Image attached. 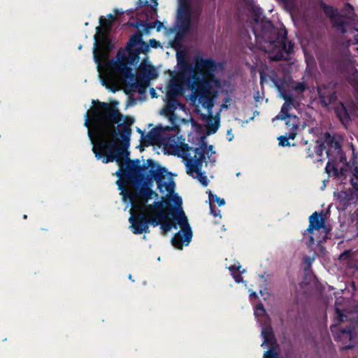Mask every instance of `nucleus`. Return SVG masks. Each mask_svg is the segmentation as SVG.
<instances>
[{"label":"nucleus","mask_w":358,"mask_h":358,"mask_svg":"<svg viewBox=\"0 0 358 358\" xmlns=\"http://www.w3.org/2000/svg\"><path fill=\"white\" fill-rule=\"evenodd\" d=\"M85 115L84 126L88 128V136L94 144L92 151L102 162H116L118 164L129 159L127 150L134 119L120 112L118 101L111 103L96 101Z\"/></svg>","instance_id":"f257e3e1"},{"label":"nucleus","mask_w":358,"mask_h":358,"mask_svg":"<svg viewBox=\"0 0 358 358\" xmlns=\"http://www.w3.org/2000/svg\"><path fill=\"white\" fill-rule=\"evenodd\" d=\"M125 160V167H123L122 162L120 164V169L116 175L120 180L117 181L119 189L122 192L124 190V186L129 184L135 187L136 192L125 191L124 196H127L131 202H133L138 197L143 200L144 203H147L152 196L158 197V194L154 192L150 186L155 180L149 171L148 165L145 164L141 165L139 159Z\"/></svg>","instance_id":"f03ea898"},{"label":"nucleus","mask_w":358,"mask_h":358,"mask_svg":"<svg viewBox=\"0 0 358 358\" xmlns=\"http://www.w3.org/2000/svg\"><path fill=\"white\" fill-rule=\"evenodd\" d=\"M182 200L177 194H174L171 197H162V200L155 201L152 204H148L143 209L147 208L150 210H168L169 215L172 216L174 221L180 225L181 229L175 234L171 238L172 245L177 249H182L183 245H189L192 238V231L188 223L187 218L182 208Z\"/></svg>","instance_id":"7ed1b4c3"},{"label":"nucleus","mask_w":358,"mask_h":358,"mask_svg":"<svg viewBox=\"0 0 358 358\" xmlns=\"http://www.w3.org/2000/svg\"><path fill=\"white\" fill-rule=\"evenodd\" d=\"M194 62L198 73L189 76L192 80L189 88L200 99L208 100V106L212 107L213 104L210 96L213 84L217 83L213 75L217 63L213 59H205L201 56H196Z\"/></svg>","instance_id":"20e7f679"},{"label":"nucleus","mask_w":358,"mask_h":358,"mask_svg":"<svg viewBox=\"0 0 358 358\" xmlns=\"http://www.w3.org/2000/svg\"><path fill=\"white\" fill-rule=\"evenodd\" d=\"M172 130L169 126H156L151 129L143 141V145L149 146L155 142H160L166 152L169 155L180 156V154L186 157L189 156V150L192 148L184 142L182 136L177 134H166V131Z\"/></svg>","instance_id":"39448f33"},{"label":"nucleus","mask_w":358,"mask_h":358,"mask_svg":"<svg viewBox=\"0 0 358 358\" xmlns=\"http://www.w3.org/2000/svg\"><path fill=\"white\" fill-rule=\"evenodd\" d=\"M178 3L176 18L178 24V31L176 37V38H180L187 34L192 27V0H178Z\"/></svg>","instance_id":"423d86ee"},{"label":"nucleus","mask_w":358,"mask_h":358,"mask_svg":"<svg viewBox=\"0 0 358 358\" xmlns=\"http://www.w3.org/2000/svg\"><path fill=\"white\" fill-rule=\"evenodd\" d=\"M146 164L152 176V179L157 182V188L159 192H163L164 188L169 194H173L174 192L175 182L173 180L169 182L165 181L166 176L168 174H171V173L168 172L165 167L160 166L151 159H147Z\"/></svg>","instance_id":"0eeeda50"},{"label":"nucleus","mask_w":358,"mask_h":358,"mask_svg":"<svg viewBox=\"0 0 358 358\" xmlns=\"http://www.w3.org/2000/svg\"><path fill=\"white\" fill-rule=\"evenodd\" d=\"M336 326H331V331L334 334V340L341 341L345 345L342 348L343 350L352 349L354 345L351 342L357 337V324L350 323L343 328H340L338 332H334Z\"/></svg>","instance_id":"6e6552de"},{"label":"nucleus","mask_w":358,"mask_h":358,"mask_svg":"<svg viewBox=\"0 0 358 358\" xmlns=\"http://www.w3.org/2000/svg\"><path fill=\"white\" fill-rule=\"evenodd\" d=\"M114 70L119 73L124 80H130L131 82L130 84L131 87L137 89L141 93L145 92L147 84L139 79L134 82L135 76L132 73L131 69L127 66V62L123 61L115 62L114 64Z\"/></svg>","instance_id":"1a4fd4ad"},{"label":"nucleus","mask_w":358,"mask_h":358,"mask_svg":"<svg viewBox=\"0 0 358 358\" xmlns=\"http://www.w3.org/2000/svg\"><path fill=\"white\" fill-rule=\"evenodd\" d=\"M321 7L325 15L330 19L332 26L343 34L347 33L349 22L343 20L342 15H338V9L324 2L321 3Z\"/></svg>","instance_id":"9d476101"},{"label":"nucleus","mask_w":358,"mask_h":358,"mask_svg":"<svg viewBox=\"0 0 358 358\" xmlns=\"http://www.w3.org/2000/svg\"><path fill=\"white\" fill-rule=\"evenodd\" d=\"M131 223L130 229L134 234L150 233L146 220V211L142 209L139 213L131 215L129 219Z\"/></svg>","instance_id":"9b49d317"},{"label":"nucleus","mask_w":358,"mask_h":358,"mask_svg":"<svg viewBox=\"0 0 358 358\" xmlns=\"http://www.w3.org/2000/svg\"><path fill=\"white\" fill-rule=\"evenodd\" d=\"M308 220L309 225L306 229V232H308L309 236V240L307 244L308 245H311L315 243L314 237L313 236V231H319L320 229L324 228L325 215L322 211L321 213L315 211L311 215H310Z\"/></svg>","instance_id":"f8f14e48"},{"label":"nucleus","mask_w":358,"mask_h":358,"mask_svg":"<svg viewBox=\"0 0 358 358\" xmlns=\"http://www.w3.org/2000/svg\"><path fill=\"white\" fill-rule=\"evenodd\" d=\"M322 143H324L327 147L326 153L329 160L335 161L340 157L343 152L342 148L334 136L329 132H326L324 134V142Z\"/></svg>","instance_id":"ddd939ff"},{"label":"nucleus","mask_w":358,"mask_h":358,"mask_svg":"<svg viewBox=\"0 0 358 358\" xmlns=\"http://www.w3.org/2000/svg\"><path fill=\"white\" fill-rule=\"evenodd\" d=\"M96 34L94 35L95 45H99V48L106 51L110 52L113 48V44L111 40L108 38V34L103 31V27H96Z\"/></svg>","instance_id":"4468645a"},{"label":"nucleus","mask_w":358,"mask_h":358,"mask_svg":"<svg viewBox=\"0 0 358 358\" xmlns=\"http://www.w3.org/2000/svg\"><path fill=\"white\" fill-rule=\"evenodd\" d=\"M287 35V32L286 29L276 30L275 28V32H273L267 40L270 43L273 44L275 46H280L281 48L285 49Z\"/></svg>","instance_id":"2eb2a0df"},{"label":"nucleus","mask_w":358,"mask_h":358,"mask_svg":"<svg viewBox=\"0 0 358 358\" xmlns=\"http://www.w3.org/2000/svg\"><path fill=\"white\" fill-rule=\"evenodd\" d=\"M259 23L260 24L261 27L260 33L257 34L255 29H253L255 35L256 36L261 35L262 38L268 39V38L271 36V35H272L273 32H275V27L273 22L271 20L266 19V17H264L261 20V22Z\"/></svg>","instance_id":"dca6fc26"},{"label":"nucleus","mask_w":358,"mask_h":358,"mask_svg":"<svg viewBox=\"0 0 358 358\" xmlns=\"http://www.w3.org/2000/svg\"><path fill=\"white\" fill-rule=\"evenodd\" d=\"M317 93L320 103L324 106H327L329 104L334 103L337 100V95L335 91L327 92L326 87L324 86V89L319 87L317 89Z\"/></svg>","instance_id":"f3484780"},{"label":"nucleus","mask_w":358,"mask_h":358,"mask_svg":"<svg viewBox=\"0 0 358 358\" xmlns=\"http://www.w3.org/2000/svg\"><path fill=\"white\" fill-rule=\"evenodd\" d=\"M168 219V216L164 210H159L156 213L155 216H151L150 214L146 212V220L148 222V227L151 224L153 227L160 225L162 221Z\"/></svg>","instance_id":"a211bd4d"},{"label":"nucleus","mask_w":358,"mask_h":358,"mask_svg":"<svg viewBox=\"0 0 358 358\" xmlns=\"http://www.w3.org/2000/svg\"><path fill=\"white\" fill-rule=\"evenodd\" d=\"M205 161L203 158L192 157L187 160V173L192 177H194V171H201L203 163Z\"/></svg>","instance_id":"6ab92c4d"},{"label":"nucleus","mask_w":358,"mask_h":358,"mask_svg":"<svg viewBox=\"0 0 358 358\" xmlns=\"http://www.w3.org/2000/svg\"><path fill=\"white\" fill-rule=\"evenodd\" d=\"M177 58H178V64L179 66L180 71L182 73L185 74L187 73H189L190 76L194 73H198V70L196 69V68L195 67L194 69L192 65L190 64L186 59L182 58V57H179L178 55Z\"/></svg>","instance_id":"aec40b11"},{"label":"nucleus","mask_w":358,"mask_h":358,"mask_svg":"<svg viewBox=\"0 0 358 358\" xmlns=\"http://www.w3.org/2000/svg\"><path fill=\"white\" fill-rule=\"evenodd\" d=\"M143 41V34L141 31H137L129 38L127 43L126 50L135 49L134 47L139 45Z\"/></svg>","instance_id":"412c9836"},{"label":"nucleus","mask_w":358,"mask_h":358,"mask_svg":"<svg viewBox=\"0 0 358 358\" xmlns=\"http://www.w3.org/2000/svg\"><path fill=\"white\" fill-rule=\"evenodd\" d=\"M350 183L352 189H349L348 192H345L346 199L348 201H351L354 199H358V181H355L354 178H351Z\"/></svg>","instance_id":"4be33fe9"},{"label":"nucleus","mask_w":358,"mask_h":358,"mask_svg":"<svg viewBox=\"0 0 358 358\" xmlns=\"http://www.w3.org/2000/svg\"><path fill=\"white\" fill-rule=\"evenodd\" d=\"M262 336L264 338L263 343H268L273 345L275 342L273 331L271 327L264 328L262 331Z\"/></svg>","instance_id":"5701e85b"},{"label":"nucleus","mask_w":358,"mask_h":358,"mask_svg":"<svg viewBox=\"0 0 358 358\" xmlns=\"http://www.w3.org/2000/svg\"><path fill=\"white\" fill-rule=\"evenodd\" d=\"M293 48L294 45L291 42L287 43V41H286V48H281V50L273 57V59L275 61H281L285 59L284 52L287 55L291 54L293 52Z\"/></svg>","instance_id":"b1692460"},{"label":"nucleus","mask_w":358,"mask_h":358,"mask_svg":"<svg viewBox=\"0 0 358 358\" xmlns=\"http://www.w3.org/2000/svg\"><path fill=\"white\" fill-rule=\"evenodd\" d=\"M336 113L342 123L348 122L350 120V114L343 103H341V107L336 109Z\"/></svg>","instance_id":"393cba45"},{"label":"nucleus","mask_w":358,"mask_h":358,"mask_svg":"<svg viewBox=\"0 0 358 358\" xmlns=\"http://www.w3.org/2000/svg\"><path fill=\"white\" fill-rule=\"evenodd\" d=\"M128 52V57L126 59V62L131 65L136 64L140 60V54L136 49H130L127 50Z\"/></svg>","instance_id":"a878e982"},{"label":"nucleus","mask_w":358,"mask_h":358,"mask_svg":"<svg viewBox=\"0 0 358 358\" xmlns=\"http://www.w3.org/2000/svg\"><path fill=\"white\" fill-rule=\"evenodd\" d=\"M250 12L253 16V20L256 24H259L261 20L264 17H262L263 12L262 9L257 6L252 5L250 9Z\"/></svg>","instance_id":"bb28decb"},{"label":"nucleus","mask_w":358,"mask_h":358,"mask_svg":"<svg viewBox=\"0 0 358 358\" xmlns=\"http://www.w3.org/2000/svg\"><path fill=\"white\" fill-rule=\"evenodd\" d=\"M168 101L166 106V112L167 115L173 114L179 106V102L175 97H167Z\"/></svg>","instance_id":"cd10ccee"},{"label":"nucleus","mask_w":358,"mask_h":358,"mask_svg":"<svg viewBox=\"0 0 358 358\" xmlns=\"http://www.w3.org/2000/svg\"><path fill=\"white\" fill-rule=\"evenodd\" d=\"M296 136L295 131H292L288 134V135H282L278 138L279 141V145L282 147L289 146L290 143L289 139H294Z\"/></svg>","instance_id":"c85d7f7f"},{"label":"nucleus","mask_w":358,"mask_h":358,"mask_svg":"<svg viewBox=\"0 0 358 358\" xmlns=\"http://www.w3.org/2000/svg\"><path fill=\"white\" fill-rule=\"evenodd\" d=\"M348 63V55L346 53H343L340 58L336 62V66L337 69L343 73Z\"/></svg>","instance_id":"c756f323"},{"label":"nucleus","mask_w":358,"mask_h":358,"mask_svg":"<svg viewBox=\"0 0 358 358\" xmlns=\"http://www.w3.org/2000/svg\"><path fill=\"white\" fill-rule=\"evenodd\" d=\"M291 108V105L283 104L280 113L275 116V119L284 120L291 117L289 111Z\"/></svg>","instance_id":"7c9ffc66"},{"label":"nucleus","mask_w":358,"mask_h":358,"mask_svg":"<svg viewBox=\"0 0 358 358\" xmlns=\"http://www.w3.org/2000/svg\"><path fill=\"white\" fill-rule=\"evenodd\" d=\"M99 23L101 24L99 27H103V31L107 34L111 29L113 24L112 20H107L103 16L99 17Z\"/></svg>","instance_id":"2f4dec72"},{"label":"nucleus","mask_w":358,"mask_h":358,"mask_svg":"<svg viewBox=\"0 0 358 358\" xmlns=\"http://www.w3.org/2000/svg\"><path fill=\"white\" fill-rule=\"evenodd\" d=\"M192 178H196L204 187H206L208 185L209 181L207 178V176H205L204 173H203L201 171H194V177Z\"/></svg>","instance_id":"473e14b6"},{"label":"nucleus","mask_w":358,"mask_h":358,"mask_svg":"<svg viewBox=\"0 0 358 358\" xmlns=\"http://www.w3.org/2000/svg\"><path fill=\"white\" fill-rule=\"evenodd\" d=\"M202 146H203V148L202 147H198V148H192L191 150H192L194 152V157H196V158H203V159H206V143L204 142V141H202Z\"/></svg>","instance_id":"72a5a7b5"},{"label":"nucleus","mask_w":358,"mask_h":358,"mask_svg":"<svg viewBox=\"0 0 358 358\" xmlns=\"http://www.w3.org/2000/svg\"><path fill=\"white\" fill-rule=\"evenodd\" d=\"M143 71H145L148 78L150 79H155L158 76V73L155 69V67L152 65H148L143 68Z\"/></svg>","instance_id":"f704fd0d"},{"label":"nucleus","mask_w":358,"mask_h":358,"mask_svg":"<svg viewBox=\"0 0 358 358\" xmlns=\"http://www.w3.org/2000/svg\"><path fill=\"white\" fill-rule=\"evenodd\" d=\"M180 87L178 84L174 83L170 85L168 92L167 97H175L180 94Z\"/></svg>","instance_id":"c9c22d12"},{"label":"nucleus","mask_w":358,"mask_h":358,"mask_svg":"<svg viewBox=\"0 0 358 358\" xmlns=\"http://www.w3.org/2000/svg\"><path fill=\"white\" fill-rule=\"evenodd\" d=\"M292 89L298 94H302L306 90L307 86L304 83H294Z\"/></svg>","instance_id":"e433bc0d"},{"label":"nucleus","mask_w":358,"mask_h":358,"mask_svg":"<svg viewBox=\"0 0 358 358\" xmlns=\"http://www.w3.org/2000/svg\"><path fill=\"white\" fill-rule=\"evenodd\" d=\"M160 228L162 229L163 234L165 235L173 228L172 222L167 221V220L162 221L160 224Z\"/></svg>","instance_id":"4c0bfd02"},{"label":"nucleus","mask_w":358,"mask_h":358,"mask_svg":"<svg viewBox=\"0 0 358 358\" xmlns=\"http://www.w3.org/2000/svg\"><path fill=\"white\" fill-rule=\"evenodd\" d=\"M264 358H280V356L271 345V348L264 353Z\"/></svg>","instance_id":"58836bf2"},{"label":"nucleus","mask_w":358,"mask_h":358,"mask_svg":"<svg viewBox=\"0 0 358 358\" xmlns=\"http://www.w3.org/2000/svg\"><path fill=\"white\" fill-rule=\"evenodd\" d=\"M138 45L139 46L135 49L139 52V54H146L150 50L149 45L143 41H142Z\"/></svg>","instance_id":"ea45409f"},{"label":"nucleus","mask_w":358,"mask_h":358,"mask_svg":"<svg viewBox=\"0 0 358 358\" xmlns=\"http://www.w3.org/2000/svg\"><path fill=\"white\" fill-rule=\"evenodd\" d=\"M281 96L285 100L284 104L286 105H293L294 103V98L293 96L289 93L281 92Z\"/></svg>","instance_id":"a19ab883"},{"label":"nucleus","mask_w":358,"mask_h":358,"mask_svg":"<svg viewBox=\"0 0 358 358\" xmlns=\"http://www.w3.org/2000/svg\"><path fill=\"white\" fill-rule=\"evenodd\" d=\"M209 199L212 201H215L219 206H223L225 204V201L224 199L218 197L216 194H213L210 191L209 192Z\"/></svg>","instance_id":"79ce46f5"},{"label":"nucleus","mask_w":358,"mask_h":358,"mask_svg":"<svg viewBox=\"0 0 358 358\" xmlns=\"http://www.w3.org/2000/svg\"><path fill=\"white\" fill-rule=\"evenodd\" d=\"M325 170L328 173H330L331 171H334L336 176L338 175L339 171L336 167V165L331 163L330 161L327 162V166L325 167Z\"/></svg>","instance_id":"37998d69"},{"label":"nucleus","mask_w":358,"mask_h":358,"mask_svg":"<svg viewBox=\"0 0 358 358\" xmlns=\"http://www.w3.org/2000/svg\"><path fill=\"white\" fill-rule=\"evenodd\" d=\"M327 147L324 143H321L315 147V152L317 157H320L322 156L324 150H326Z\"/></svg>","instance_id":"c03bdc74"},{"label":"nucleus","mask_w":358,"mask_h":358,"mask_svg":"<svg viewBox=\"0 0 358 358\" xmlns=\"http://www.w3.org/2000/svg\"><path fill=\"white\" fill-rule=\"evenodd\" d=\"M219 122H215V123H212V124H208V134H215L218 128H219Z\"/></svg>","instance_id":"a18cd8bd"},{"label":"nucleus","mask_w":358,"mask_h":358,"mask_svg":"<svg viewBox=\"0 0 358 358\" xmlns=\"http://www.w3.org/2000/svg\"><path fill=\"white\" fill-rule=\"evenodd\" d=\"M335 311L336 313V320L338 322V323L343 322L344 318L347 317V316L343 313V311L341 309L336 308Z\"/></svg>","instance_id":"49530a36"},{"label":"nucleus","mask_w":358,"mask_h":358,"mask_svg":"<svg viewBox=\"0 0 358 358\" xmlns=\"http://www.w3.org/2000/svg\"><path fill=\"white\" fill-rule=\"evenodd\" d=\"M240 268H241V265H240L239 262H238L237 264L231 265L228 267V269L231 273V274L237 273V271H238Z\"/></svg>","instance_id":"de8ad7c7"},{"label":"nucleus","mask_w":358,"mask_h":358,"mask_svg":"<svg viewBox=\"0 0 358 358\" xmlns=\"http://www.w3.org/2000/svg\"><path fill=\"white\" fill-rule=\"evenodd\" d=\"M210 213L214 217H221L220 210L216 209L215 206L210 203Z\"/></svg>","instance_id":"09e8293b"},{"label":"nucleus","mask_w":358,"mask_h":358,"mask_svg":"<svg viewBox=\"0 0 358 358\" xmlns=\"http://www.w3.org/2000/svg\"><path fill=\"white\" fill-rule=\"evenodd\" d=\"M149 47H152L154 48H157L160 46V42L157 41L155 38L150 39L149 41Z\"/></svg>","instance_id":"8fccbe9b"},{"label":"nucleus","mask_w":358,"mask_h":358,"mask_svg":"<svg viewBox=\"0 0 358 358\" xmlns=\"http://www.w3.org/2000/svg\"><path fill=\"white\" fill-rule=\"evenodd\" d=\"M235 282L237 283H240L243 280V278L241 277V274L238 273H235L231 274Z\"/></svg>","instance_id":"3c124183"},{"label":"nucleus","mask_w":358,"mask_h":358,"mask_svg":"<svg viewBox=\"0 0 358 358\" xmlns=\"http://www.w3.org/2000/svg\"><path fill=\"white\" fill-rule=\"evenodd\" d=\"M256 309L257 310H259L262 311L263 313L266 312V310H265V308L264 307V305L262 303H259L256 305Z\"/></svg>","instance_id":"603ef678"},{"label":"nucleus","mask_w":358,"mask_h":358,"mask_svg":"<svg viewBox=\"0 0 358 358\" xmlns=\"http://www.w3.org/2000/svg\"><path fill=\"white\" fill-rule=\"evenodd\" d=\"M353 176L356 178V179L358 180V166H356L354 167L352 171Z\"/></svg>","instance_id":"864d4df0"},{"label":"nucleus","mask_w":358,"mask_h":358,"mask_svg":"<svg viewBox=\"0 0 358 358\" xmlns=\"http://www.w3.org/2000/svg\"><path fill=\"white\" fill-rule=\"evenodd\" d=\"M153 5L151 6V8L152 10H153L154 11H156L157 10V6H158V3H157V0H151Z\"/></svg>","instance_id":"5fc2aeb1"},{"label":"nucleus","mask_w":358,"mask_h":358,"mask_svg":"<svg viewBox=\"0 0 358 358\" xmlns=\"http://www.w3.org/2000/svg\"><path fill=\"white\" fill-rule=\"evenodd\" d=\"M155 23L158 24L157 30L158 31H160L161 28L163 27V23L158 20H157Z\"/></svg>","instance_id":"6e6d98bb"},{"label":"nucleus","mask_w":358,"mask_h":358,"mask_svg":"<svg viewBox=\"0 0 358 358\" xmlns=\"http://www.w3.org/2000/svg\"><path fill=\"white\" fill-rule=\"evenodd\" d=\"M107 17H108V20H112V22H113L115 20V15H113V14L111 13H109Z\"/></svg>","instance_id":"4d7b16f0"},{"label":"nucleus","mask_w":358,"mask_h":358,"mask_svg":"<svg viewBox=\"0 0 358 358\" xmlns=\"http://www.w3.org/2000/svg\"><path fill=\"white\" fill-rule=\"evenodd\" d=\"M153 26H151L150 24L145 25L144 31L148 32L151 28H153Z\"/></svg>","instance_id":"13d9d810"},{"label":"nucleus","mask_w":358,"mask_h":358,"mask_svg":"<svg viewBox=\"0 0 358 358\" xmlns=\"http://www.w3.org/2000/svg\"><path fill=\"white\" fill-rule=\"evenodd\" d=\"M250 296L252 298V297H254V298H257V295L256 294V292H253L252 293H251L250 294Z\"/></svg>","instance_id":"bf43d9fd"},{"label":"nucleus","mask_w":358,"mask_h":358,"mask_svg":"<svg viewBox=\"0 0 358 358\" xmlns=\"http://www.w3.org/2000/svg\"><path fill=\"white\" fill-rule=\"evenodd\" d=\"M345 6L348 7L351 10H353V7L349 3H347Z\"/></svg>","instance_id":"052dcab7"},{"label":"nucleus","mask_w":358,"mask_h":358,"mask_svg":"<svg viewBox=\"0 0 358 358\" xmlns=\"http://www.w3.org/2000/svg\"><path fill=\"white\" fill-rule=\"evenodd\" d=\"M156 94L155 90L154 89H151V94L152 96H155V94Z\"/></svg>","instance_id":"680f3d73"},{"label":"nucleus","mask_w":358,"mask_h":358,"mask_svg":"<svg viewBox=\"0 0 358 358\" xmlns=\"http://www.w3.org/2000/svg\"><path fill=\"white\" fill-rule=\"evenodd\" d=\"M292 126H293V127H292V128H294V129H295V130L298 129V126H297V124H296L293 123V124H292Z\"/></svg>","instance_id":"e2e57ef3"},{"label":"nucleus","mask_w":358,"mask_h":358,"mask_svg":"<svg viewBox=\"0 0 358 358\" xmlns=\"http://www.w3.org/2000/svg\"><path fill=\"white\" fill-rule=\"evenodd\" d=\"M172 225H173V228H174V229H177L178 228V226H177L176 223L172 222Z\"/></svg>","instance_id":"0e129e2a"},{"label":"nucleus","mask_w":358,"mask_h":358,"mask_svg":"<svg viewBox=\"0 0 358 358\" xmlns=\"http://www.w3.org/2000/svg\"><path fill=\"white\" fill-rule=\"evenodd\" d=\"M137 131H138V133L141 134H142V136L143 135V131L141 130V129L137 128Z\"/></svg>","instance_id":"69168bd1"},{"label":"nucleus","mask_w":358,"mask_h":358,"mask_svg":"<svg viewBox=\"0 0 358 358\" xmlns=\"http://www.w3.org/2000/svg\"><path fill=\"white\" fill-rule=\"evenodd\" d=\"M94 59H95L96 62H97V61H98V59H97V57H96V55H94Z\"/></svg>","instance_id":"338daca9"},{"label":"nucleus","mask_w":358,"mask_h":358,"mask_svg":"<svg viewBox=\"0 0 358 358\" xmlns=\"http://www.w3.org/2000/svg\"><path fill=\"white\" fill-rule=\"evenodd\" d=\"M23 217H24V220L27 218V215H23Z\"/></svg>","instance_id":"774afa93"}]
</instances>
